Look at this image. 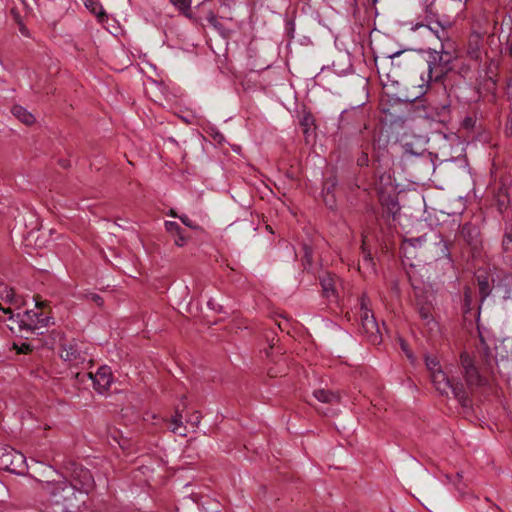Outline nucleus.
<instances>
[{"label":"nucleus","instance_id":"nucleus-1","mask_svg":"<svg viewBox=\"0 0 512 512\" xmlns=\"http://www.w3.org/2000/svg\"><path fill=\"white\" fill-rule=\"evenodd\" d=\"M39 490L46 501L42 504V512H74L77 488L67 480L50 482L38 481Z\"/></svg>","mask_w":512,"mask_h":512},{"label":"nucleus","instance_id":"nucleus-2","mask_svg":"<svg viewBox=\"0 0 512 512\" xmlns=\"http://www.w3.org/2000/svg\"><path fill=\"white\" fill-rule=\"evenodd\" d=\"M424 361L435 389L443 396H453L462 406H468V399L460 382L453 383L441 367L437 355L425 354Z\"/></svg>","mask_w":512,"mask_h":512},{"label":"nucleus","instance_id":"nucleus-3","mask_svg":"<svg viewBox=\"0 0 512 512\" xmlns=\"http://www.w3.org/2000/svg\"><path fill=\"white\" fill-rule=\"evenodd\" d=\"M10 319L14 321L13 316H10ZM49 321L50 318L39 312L38 308L26 310L23 314H17V319L15 320L20 331L35 334H42V329L48 326Z\"/></svg>","mask_w":512,"mask_h":512},{"label":"nucleus","instance_id":"nucleus-4","mask_svg":"<svg viewBox=\"0 0 512 512\" xmlns=\"http://www.w3.org/2000/svg\"><path fill=\"white\" fill-rule=\"evenodd\" d=\"M0 467L15 474H24L27 469L26 457L12 448H0Z\"/></svg>","mask_w":512,"mask_h":512},{"label":"nucleus","instance_id":"nucleus-5","mask_svg":"<svg viewBox=\"0 0 512 512\" xmlns=\"http://www.w3.org/2000/svg\"><path fill=\"white\" fill-rule=\"evenodd\" d=\"M369 300L364 296L361 300V322L364 333L370 342L379 344L382 340L380 327L374 317V314L368 308Z\"/></svg>","mask_w":512,"mask_h":512},{"label":"nucleus","instance_id":"nucleus-6","mask_svg":"<svg viewBox=\"0 0 512 512\" xmlns=\"http://www.w3.org/2000/svg\"><path fill=\"white\" fill-rule=\"evenodd\" d=\"M460 363L462 366L464 379L469 388H477L485 384V378L479 373L473 359L468 353H461Z\"/></svg>","mask_w":512,"mask_h":512},{"label":"nucleus","instance_id":"nucleus-7","mask_svg":"<svg viewBox=\"0 0 512 512\" xmlns=\"http://www.w3.org/2000/svg\"><path fill=\"white\" fill-rule=\"evenodd\" d=\"M75 377H81V381H83L86 377L89 378L93 381L94 387L99 393L106 392L110 388L113 379L111 369L108 366L100 367L95 374L90 372L81 375L79 372H77L75 373Z\"/></svg>","mask_w":512,"mask_h":512},{"label":"nucleus","instance_id":"nucleus-8","mask_svg":"<svg viewBox=\"0 0 512 512\" xmlns=\"http://www.w3.org/2000/svg\"><path fill=\"white\" fill-rule=\"evenodd\" d=\"M60 357L64 361L70 362L74 366H78L80 364H84L86 361H89L87 354L83 353L78 348L77 343L74 342L62 346Z\"/></svg>","mask_w":512,"mask_h":512},{"label":"nucleus","instance_id":"nucleus-9","mask_svg":"<svg viewBox=\"0 0 512 512\" xmlns=\"http://www.w3.org/2000/svg\"><path fill=\"white\" fill-rule=\"evenodd\" d=\"M467 54L471 61L487 64V55L482 50V40L479 35H472L470 37Z\"/></svg>","mask_w":512,"mask_h":512},{"label":"nucleus","instance_id":"nucleus-10","mask_svg":"<svg viewBox=\"0 0 512 512\" xmlns=\"http://www.w3.org/2000/svg\"><path fill=\"white\" fill-rule=\"evenodd\" d=\"M11 114L19 122H21L22 124H24L26 126H31V125L35 124V122H36V117L34 116V114H32L25 107H23L19 104H14L11 107Z\"/></svg>","mask_w":512,"mask_h":512},{"label":"nucleus","instance_id":"nucleus-11","mask_svg":"<svg viewBox=\"0 0 512 512\" xmlns=\"http://www.w3.org/2000/svg\"><path fill=\"white\" fill-rule=\"evenodd\" d=\"M314 397L322 403H328L331 405L337 404L340 401V395L338 393L326 390L318 389L314 391Z\"/></svg>","mask_w":512,"mask_h":512},{"label":"nucleus","instance_id":"nucleus-12","mask_svg":"<svg viewBox=\"0 0 512 512\" xmlns=\"http://www.w3.org/2000/svg\"><path fill=\"white\" fill-rule=\"evenodd\" d=\"M85 7L93 13L100 23L107 20V14L98 0H84Z\"/></svg>","mask_w":512,"mask_h":512},{"label":"nucleus","instance_id":"nucleus-13","mask_svg":"<svg viewBox=\"0 0 512 512\" xmlns=\"http://www.w3.org/2000/svg\"><path fill=\"white\" fill-rule=\"evenodd\" d=\"M420 318L424 321L425 325L429 328L430 331L437 330L438 325L434 320L432 314V308L429 305L421 306L419 308Z\"/></svg>","mask_w":512,"mask_h":512},{"label":"nucleus","instance_id":"nucleus-14","mask_svg":"<svg viewBox=\"0 0 512 512\" xmlns=\"http://www.w3.org/2000/svg\"><path fill=\"white\" fill-rule=\"evenodd\" d=\"M502 246L504 257L512 264V224L506 228Z\"/></svg>","mask_w":512,"mask_h":512},{"label":"nucleus","instance_id":"nucleus-15","mask_svg":"<svg viewBox=\"0 0 512 512\" xmlns=\"http://www.w3.org/2000/svg\"><path fill=\"white\" fill-rule=\"evenodd\" d=\"M461 235L469 244H474L479 235V230L472 224H465L461 229Z\"/></svg>","mask_w":512,"mask_h":512},{"label":"nucleus","instance_id":"nucleus-16","mask_svg":"<svg viewBox=\"0 0 512 512\" xmlns=\"http://www.w3.org/2000/svg\"><path fill=\"white\" fill-rule=\"evenodd\" d=\"M75 477L81 478V488L80 490H83L85 493H88L89 489L92 487L93 480L90 472L86 469H80L79 473L74 471Z\"/></svg>","mask_w":512,"mask_h":512},{"label":"nucleus","instance_id":"nucleus-17","mask_svg":"<svg viewBox=\"0 0 512 512\" xmlns=\"http://www.w3.org/2000/svg\"><path fill=\"white\" fill-rule=\"evenodd\" d=\"M171 423H172L171 431L174 434H177L179 436L186 435V432H185L186 429L183 426V422H182V414L178 410H176L175 415L173 416V418L171 420Z\"/></svg>","mask_w":512,"mask_h":512},{"label":"nucleus","instance_id":"nucleus-18","mask_svg":"<svg viewBox=\"0 0 512 512\" xmlns=\"http://www.w3.org/2000/svg\"><path fill=\"white\" fill-rule=\"evenodd\" d=\"M434 248L437 259H449L450 253L448 245L442 238H438L434 243Z\"/></svg>","mask_w":512,"mask_h":512},{"label":"nucleus","instance_id":"nucleus-19","mask_svg":"<svg viewBox=\"0 0 512 512\" xmlns=\"http://www.w3.org/2000/svg\"><path fill=\"white\" fill-rule=\"evenodd\" d=\"M477 279L480 295L484 299L490 294L489 279L488 277H483L482 275H478Z\"/></svg>","mask_w":512,"mask_h":512},{"label":"nucleus","instance_id":"nucleus-20","mask_svg":"<svg viewBox=\"0 0 512 512\" xmlns=\"http://www.w3.org/2000/svg\"><path fill=\"white\" fill-rule=\"evenodd\" d=\"M321 285L325 294L329 297L334 294L335 291V280L333 277L328 276L321 280Z\"/></svg>","mask_w":512,"mask_h":512},{"label":"nucleus","instance_id":"nucleus-21","mask_svg":"<svg viewBox=\"0 0 512 512\" xmlns=\"http://www.w3.org/2000/svg\"><path fill=\"white\" fill-rule=\"evenodd\" d=\"M425 241H426V235L416 237V238H409V239L404 240L403 246H404L405 250H407L409 247L416 248V247H420Z\"/></svg>","mask_w":512,"mask_h":512},{"label":"nucleus","instance_id":"nucleus-22","mask_svg":"<svg viewBox=\"0 0 512 512\" xmlns=\"http://www.w3.org/2000/svg\"><path fill=\"white\" fill-rule=\"evenodd\" d=\"M389 66H381V69H378V73L381 77V81L383 82V85H388V82L397 83L396 80H390V72L387 71V68Z\"/></svg>","mask_w":512,"mask_h":512},{"label":"nucleus","instance_id":"nucleus-23","mask_svg":"<svg viewBox=\"0 0 512 512\" xmlns=\"http://www.w3.org/2000/svg\"><path fill=\"white\" fill-rule=\"evenodd\" d=\"M171 3L182 11L188 10L191 6V0H170Z\"/></svg>","mask_w":512,"mask_h":512},{"label":"nucleus","instance_id":"nucleus-24","mask_svg":"<svg viewBox=\"0 0 512 512\" xmlns=\"http://www.w3.org/2000/svg\"><path fill=\"white\" fill-rule=\"evenodd\" d=\"M165 228L168 232L173 233V234H177L181 231V228L178 225V223H176L174 221H166Z\"/></svg>","mask_w":512,"mask_h":512},{"label":"nucleus","instance_id":"nucleus-25","mask_svg":"<svg viewBox=\"0 0 512 512\" xmlns=\"http://www.w3.org/2000/svg\"><path fill=\"white\" fill-rule=\"evenodd\" d=\"M207 21L210 25H212L214 28H216L217 30H221L222 29V24L220 23V21L218 20L217 16L215 15H210L208 18H207Z\"/></svg>","mask_w":512,"mask_h":512},{"label":"nucleus","instance_id":"nucleus-26","mask_svg":"<svg viewBox=\"0 0 512 512\" xmlns=\"http://www.w3.org/2000/svg\"><path fill=\"white\" fill-rule=\"evenodd\" d=\"M179 219L181 220V222H182L185 226H187V227H189V228H191V229H197V228H198V225H197V224H195L193 221H191V220L188 218V216H186V215H181V216H179Z\"/></svg>","mask_w":512,"mask_h":512},{"label":"nucleus","instance_id":"nucleus-27","mask_svg":"<svg viewBox=\"0 0 512 512\" xmlns=\"http://www.w3.org/2000/svg\"><path fill=\"white\" fill-rule=\"evenodd\" d=\"M363 266L366 268H373L372 258L366 251H363Z\"/></svg>","mask_w":512,"mask_h":512},{"label":"nucleus","instance_id":"nucleus-28","mask_svg":"<svg viewBox=\"0 0 512 512\" xmlns=\"http://www.w3.org/2000/svg\"><path fill=\"white\" fill-rule=\"evenodd\" d=\"M438 66H428L427 68V79H424L422 77V81L425 82V86H428L429 83L432 81L433 79V70L434 68H437Z\"/></svg>","mask_w":512,"mask_h":512},{"label":"nucleus","instance_id":"nucleus-29","mask_svg":"<svg viewBox=\"0 0 512 512\" xmlns=\"http://www.w3.org/2000/svg\"><path fill=\"white\" fill-rule=\"evenodd\" d=\"M86 298L88 300H91V301L95 302L99 306H101L103 304V300H102V298L98 294L89 293V294L86 295Z\"/></svg>","mask_w":512,"mask_h":512},{"label":"nucleus","instance_id":"nucleus-30","mask_svg":"<svg viewBox=\"0 0 512 512\" xmlns=\"http://www.w3.org/2000/svg\"><path fill=\"white\" fill-rule=\"evenodd\" d=\"M174 242H175V245H177L178 247H182L186 244V237L184 235H182L181 231L176 234V238H175Z\"/></svg>","mask_w":512,"mask_h":512},{"label":"nucleus","instance_id":"nucleus-31","mask_svg":"<svg viewBox=\"0 0 512 512\" xmlns=\"http://www.w3.org/2000/svg\"><path fill=\"white\" fill-rule=\"evenodd\" d=\"M400 345L402 350L405 352L406 356L411 360V362H414V356L413 354L408 350L407 344L403 339H400Z\"/></svg>","mask_w":512,"mask_h":512},{"label":"nucleus","instance_id":"nucleus-32","mask_svg":"<svg viewBox=\"0 0 512 512\" xmlns=\"http://www.w3.org/2000/svg\"><path fill=\"white\" fill-rule=\"evenodd\" d=\"M402 53H405V51H396L393 53H387V54H383L382 58L393 59L394 57H397V56L401 55Z\"/></svg>","mask_w":512,"mask_h":512},{"label":"nucleus","instance_id":"nucleus-33","mask_svg":"<svg viewBox=\"0 0 512 512\" xmlns=\"http://www.w3.org/2000/svg\"><path fill=\"white\" fill-rule=\"evenodd\" d=\"M6 292H7V294H6L5 298L8 301L13 302L14 301V297H15L14 291L12 289H10V290H7Z\"/></svg>","mask_w":512,"mask_h":512},{"label":"nucleus","instance_id":"nucleus-34","mask_svg":"<svg viewBox=\"0 0 512 512\" xmlns=\"http://www.w3.org/2000/svg\"><path fill=\"white\" fill-rule=\"evenodd\" d=\"M358 164L361 165V166L367 165L368 164V156L367 155H363L361 158H359L358 159Z\"/></svg>","mask_w":512,"mask_h":512},{"label":"nucleus","instance_id":"nucleus-35","mask_svg":"<svg viewBox=\"0 0 512 512\" xmlns=\"http://www.w3.org/2000/svg\"><path fill=\"white\" fill-rule=\"evenodd\" d=\"M192 421L195 422L196 424L199 423L200 421V414L198 412H196L193 417H192Z\"/></svg>","mask_w":512,"mask_h":512},{"label":"nucleus","instance_id":"nucleus-36","mask_svg":"<svg viewBox=\"0 0 512 512\" xmlns=\"http://www.w3.org/2000/svg\"><path fill=\"white\" fill-rule=\"evenodd\" d=\"M222 5L230 6L233 0H219Z\"/></svg>","mask_w":512,"mask_h":512},{"label":"nucleus","instance_id":"nucleus-37","mask_svg":"<svg viewBox=\"0 0 512 512\" xmlns=\"http://www.w3.org/2000/svg\"><path fill=\"white\" fill-rule=\"evenodd\" d=\"M470 301H471V298H470L469 291H466V292H465V302H466L467 304H469V303H470Z\"/></svg>","mask_w":512,"mask_h":512},{"label":"nucleus","instance_id":"nucleus-38","mask_svg":"<svg viewBox=\"0 0 512 512\" xmlns=\"http://www.w3.org/2000/svg\"><path fill=\"white\" fill-rule=\"evenodd\" d=\"M450 61H451V57H448V58H446V59H443V58L441 57V63H440V64H449V63H450Z\"/></svg>","mask_w":512,"mask_h":512},{"label":"nucleus","instance_id":"nucleus-39","mask_svg":"<svg viewBox=\"0 0 512 512\" xmlns=\"http://www.w3.org/2000/svg\"><path fill=\"white\" fill-rule=\"evenodd\" d=\"M0 311H3L4 313L11 314L10 309H4L1 304H0Z\"/></svg>","mask_w":512,"mask_h":512},{"label":"nucleus","instance_id":"nucleus-40","mask_svg":"<svg viewBox=\"0 0 512 512\" xmlns=\"http://www.w3.org/2000/svg\"><path fill=\"white\" fill-rule=\"evenodd\" d=\"M441 73H443V70H440V73L435 76V80H438L441 77Z\"/></svg>","mask_w":512,"mask_h":512},{"label":"nucleus","instance_id":"nucleus-41","mask_svg":"<svg viewBox=\"0 0 512 512\" xmlns=\"http://www.w3.org/2000/svg\"><path fill=\"white\" fill-rule=\"evenodd\" d=\"M170 215H171L172 217H177L176 213H174L173 211H171V212H170Z\"/></svg>","mask_w":512,"mask_h":512},{"label":"nucleus","instance_id":"nucleus-42","mask_svg":"<svg viewBox=\"0 0 512 512\" xmlns=\"http://www.w3.org/2000/svg\"><path fill=\"white\" fill-rule=\"evenodd\" d=\"M146 421H148L150 419V415L147 414L146 417L144 418Z\"/></svg>","mask_w":512,"mask_h":512},{"label":"nucleus","instance_id":"nucleus-43","mask_svg":"<svg viewBox=\"0 0 512 512\" xmlns=\"http://www.w3.org/2000/svg\"><path fill=\"white\" fill-rule=\"evenodd\" d=\"M379 56H375V63L378 61Z\"/></svg>","mask_w":512,"mask_h":512}]
</instances>
